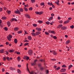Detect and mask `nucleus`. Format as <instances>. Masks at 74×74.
<instances>
[{
  "label": "nucleus",
  "mask_w": 74,
  "mask_h": 74,
  "mask_svg": "<svg viewBox=\"0 0 74 74\" xmlns=\"http://www.w3.org/2000/svg\"><path fill=\"white\" fill-rule=\"evenodd\" d=\"M3 60L4 61H5V60H6V58H5V57H3Z\"/></svg>",
  "instance_id": "nucleus-49"
},
{
  "label": "nucleus",
  "mask_w": 74,
  "mask_h": 74,
  "mask_svg": "<svg viewBox=\"0 0 74 74\" xmlns=\"http://www.w3.org/2000/svg\"><path fill=\"white\" fill-rule=\"evenodd\" d=\"M24 9L25 10V11H26V12H27L28 11V9H27V8L26 7H24Z\"/></svg>",
  "instance_id": "nucleus-28"
},
{
  "label": "nucleus",
  "mask_w": 74,
  "mask_h": 74,
  "mask_svg": "<svg viewBox=\"0 0 74 74\" xmlns=\"http://www.w3.org/2000/svg\"><path fill=\"white\" fill-rule=\"evenodd\" d=\"M61 29L62 30H65L67 29V27L65 26H63L61 27Z\"/></svg>",
  "instance_id": "nucleus-8"
},
{
  "label": "nucleus",
  "mask_w": 74,
  "mask_h": 74,
  "mask_svg": "<svg viewBox=\"0 0 74 74\" xmlns=\"http://www.w3.org/2000/svg\"><path fill=\"white\" fill-rule=\"evenodd\" d=\"M62 26H63L62 24H60L58 26L57 28V29H59V28H60L61 27H62Z\"/></svg>",
  "instance_id": "nucleus-13"
},
{
  "label": "nucleus",
  "mask_w": 74,
  "mask_h": 74,
  "mask_svg": "<svg viewBox=\"0 0 74 74\" xmlns=\"http://www.w3.org/2000/svg\"><path fill=\"white\" fill-rule=\"evenodd\" d=\"M23 41L25 42H29V40H24Z\"/></svg>",
  "instance_id": "nucleus-58"
},
{
  "label": "nucleus",
  "mask_w": 74,
  "mask_h": 74,
  "mask_svg": "<svg viewBox=\"0 0 74 74\" xmlns=\"http://www.w3.org/2000/svg\"><path fill=\"white\" fill-rule=\"evenodd\" d=\"M28 53L30 56L33 55V50L32 49H29L28 51Z\"/></svg>",
  "instance_id": "nucleus-1"
},
{
  "label": "nucleus",
  "mask_w": 74,
  "mask_h": 74,
  "mask_svg": "<svg viewBox=\"0 0 74 74\" xmlns=\"http://www.w3.org/2000/svg\"><path fill=\"white\" fill-rule=\"evenodd\" d=\"M70 27L71 29H74V25H72L70 26Z\"/></svg>",
  "instance_id": "nucleus-55"
},
{
  "label": "nucleus",
  "mask_w": 74,
  "mask_h": 74,
  "mask_svg": "<svg viewBox=\"0 0 74 74\" xmlns=\"http://www.w3.org/2000/svg\"><path fill=\"white\" fill-rule=\"evenodd\" d=\"M60 67L58 66L57 68L55 69V70H60Z\"/></svg>",
  "instance_id": "nucleus-30"
},
{
  "label": "nucleus",
  "mask_w": 74,
  "mask_h": 74,
  "mask_svg": "<svg viewBox=\"0 0 74 74\" xmlns=\"http://www.w3.org/2000/svg\"><path fill=\"white\" fill-rule=\"evenodd\" d=\"M70 22V20H67L66 21H64V24H67V23H68Z\"/></svg>",
  "instance_id": "nucleus-11"
},
{
  "label": "nucleus",
  "mask_w": 74,
  "mask_h": 74,
  "mask_svg": "<svg viewBox=\"0 0 74 74\" xmlns=\"http://www.w3.org/2000/svg\"><path fill=\"white\" fill-rule=\"evenodd\" d=\"M47 4H48V5H52V3L51 2H48L47 3Z\"/></svg>",
  "instance_id": "nucleus-35"
},
{
  "label": "nucleus",
  "mask_w": 74,
  "mask_h": 74,
  "mask_svg": "<svg viewBox=\"0 0 74 74\" xmlns=\"http://www.w3.org/2000/svg\"><path fill=\"white\" fill-rule=\"evenodd\" d=\"M53 67H54L53 68L54 69H56V68H57V66H56V65H54Z\"/></svg>",
  "instance_id": "nucleus-64"
},
{
  "label": "nucleus",
  "mask_w": 74,
  "mask_h": 74,
  "mask_svg": "<svg viewBox=\"0 0 74 74\" xmlns=\"http://www.w3.org/2000/svg\"><path fill=\"white\" fill-rule=\"evenodd\" d=\"M4 50V49H2L0 50V53H3Z\"/></svg>",
  "instance_id": "nucleus-25"
},
{
  "label": "nucleus",
  "mask_w": 74,
  "mask_h": 74,
  "mask_svg": "<svg viewBox=\"0 0 74 74\" xmlns=\"http://www.w3.org/2000/svg\"><path fill=\"white\" fill-rule=\"evenodd\" d=\"M19 30V28L17 27L16 28H15L14 29V30L15 32H16V31H18Z\"/></svg>",
  "instance_id": "nucleus-20"
},
{
  "label": "nucleus",
  "mask_w": 74,
  "mask_h": 74,
  "mask_svg": "<svg viewBox=\"0 0 74 74\" xmlns=\"http://www.w3.org/2000/svg\"><path fill=\"white\" fill-rule=\"evenodd\" d=\"M37 61V60H36L34 61V62H33L32 63H31V64L32 66H35L36 65L37 63H36V62Z\"/></svg>",
  "instance_id": "nucleus-4"
},
{
  "label": "nucleus",
  "mask_w": 74,
  "mask_h": 74,
  "mask_svg": "<svg viewBox=\"0 0 74 74\" xmlns=\"http://www.w3.org/2000/svg\"><path fill=\"white\" fill-rule=\"evenodd\" d=\"M35 13L36 14H37V15H39V12H35Z\"/></svg>",
  "instance_id": "nucleus-51"
},
{
  "label": "nucleus",
  "mask_w": 74,
  "mask_h": 74,
  "mask_svg": "<svg viewBox=\"0 0 74 74\" xmlns=\"http://www.w3.org/2000/svg\"><path fill=\"white\" fill-rule=\"evenodd\" d=\"M5 44L7 45H8V44H9V42H7L5 43Z\"/></svg>",
  "instance_id": "nucleus-60"
},
{
  "label": "nucleus",
  "mask_w": 74,
  "mask_h": 74,
  "mask_svg": "<svg viewBox=\"0 0 74 74\" xmlns=\"http://www.w3.org/2000/svg\"><path fill=\"white\" fill-rule=\"evenodd\" d=\"M29 10H30V11H32L33 10V8L31 7L29 9Z\"/></svg>",
  "instance_id": "nucleus-46"
},
{
  "label": "nucleus",
  "mask_w": 74,
  "mask_h": 74,
  "mask_svg": "<svg viewBox=\"0 0 74 74\" xmlns=\"http://www.w3.org/2000/svg\"><path fill=\"white\" fill-rule=\"evenodd\" d=\"M24 7H29V5L28 4H27L26 5H24Z\"/></svg>",
  "instance_id": "nucleus-54"
},
{
  "label": "nucleus",
  "mask_w": 74,
  "mask_h": 74,
  "mask_svg": "<svg viewBox=\"0 0 74 74\" xmlns=\"http://www.w3.org/2000/svg\"><path fill=\"white\" fill-rule=\"evenodd\" d=\"M10 70H15L16 69L14 68L10 67Z\"/></svg>",
  "instance_id": "nucleus-17"
},
{
  "label": "nucleus",
  "mask_w": 74,
  "mask_h": 74,
  "mask_svg": "<svg viewBox=\"0 0 74 74\" xmlns=\"http://www.w3.org/2000/svg\"><path fill=\"white\" fill-rule=\"evenodd\" d=\"M68 20H71L72 19V18L71 17H69L68 18Z\"/></svg>",
  "instance_id": "nucleus-59"
},
{
  "label": "nucleus",
  "mask_w": 74,
  "mask_h": 74,
  "mask_svg": "<svg viewBox=\"0 0 74 74\" xmlns=\"http://www.w3.org/2000/svg\"><path fill=\"white\" fill-rule=\"evenodd\" d=\"M19 10L20 12H23V8H20L19 9Z\"/></svg>",
  "instance_id": "nucleus-16"
},
{
  "label": "nucleus",
  "mask_w": 74,
  "mask_h": 74,
  "mask_svg": "<svg viewBox=\"0 0 74 74\" xmlns=\"http://www.w3.org/2000/svg\"><path fill=\"white\" fill-rule=\"evenodd\" d=\"M25 16L27 18H30V15H29L28 14H25Z\"/></svg>",
  "instance_id": "nucleus-6"
},
{
  "label": "nucleus",
  "mask_w": 74,
  "mask_h": 74,
  "mask_svg": "<svg viewBox=\"0 0 74 74\" xmlns=\"http://www.w3.org/2000/svg\"><path fill=\"white\" fill-rule=\"evenodd\" d=\"M17 33L18 34H20L21 33H22V31L20 30V31H18V32Z\"/></svg>",
  "instance_id": "nucleus-32"
},
{
  "label": "nucleus",
  "mask_w": 74,
  "mask_h": 74,
  "mask_svg": "<svg viewBox=\"0 0 74 74\" xmlns=\"http://www.w3.org/2000/svg\"><path fill=\"white\" fill-rule=\"evenodd\" d=\"M4 29L5 30V31H7V30H8V28H7V27H5V28H4Z\"/></svg>",
  "instance_id": "nucleus-37"
},
{
  "label": "nucleus",
  "mask_w": 74,
  "mask_h": 74,
  "mask_svg": "<svg viewBox=\"0 0 74 74\" xmlns=\"http://www.w3.org/2000/svg\"><path fill=\"white\" fill-rule=\"evenodd\" d=\"M7 25L9 27H10L11 25V23H10V21H8L7 22Z\"/></svg>",
  "instance_id": "nucleus-19"
},
{
  "label": "nucleus",
  "mask_w": 74,
  "mask_h": 74,
  "mask_svg": "<svg viewBox=\"0 0 74 74\" xmlns=\"http://www.w3.org/2000/svg\"><path fill=\"white\" fill-rule=\"evenodd\" d=\"M43 14V12L41 11L39 12V15H41V14Z\"/></svg>",
  "instance_id": "nucleus-41"
},
{
  "label": "nucleus",
  "mask_w": 74,
  "mask_h": 74,
  "mask_svg": "<svg viewBox=\"0 0 74 74\" xmlns=\"http://www.w3.org/2000/svg\"><path fill=\"white\" fill-rule=\"evenodd\" d=\"M29 45V43L27 42L25 43V44L24 45V46H27V45Z\"/></svg>",
  "instance_id": "nucleus-38"
},
{
  "label": "nucleus",
  "mask_w": 74,
  "mask_h": 74,
  "mask_svg": "<svg viewBox=\"0 0 74 74\" xmlns=\"http://www.w3.org/2000/svg\"><path fill=\"white\" fill-rule=\"evenodd\" d=\"M31 1L32 3H35V0H31Z\"/></svg>",
  "instance_id": "nucleus-44"
},
{
  "label": "nucleus",
  "mask_w": 74,
  "mask_h": 74,
  "mask_svg": "<svg viewBox=\"0 0 74 74\" xmlns=\"http://www.w3.org/2000/svg\"><path fill=\"white\" fill-rule=\"evenodd\" d=\"M66 69L64 68H62L60 70V72L63 73L64 72H65V71H66Z\"/></svg>",
  "instance_id": "nucleus-7"
},
{
  "label": "nucleus",
  "mask_w": 74,
  "mask_h": 74,
  "mask_svg": "<svg viewBox=\"0 0 74 74\" xmlns=\"http://www.w3.org/2000/svg\"><path fill=\"white\" fill-rule=\"evenodd\" d=\"M45 34H46V35H49V34L48 32H45Z\"/></svg>",
  "instance_id": "nucleus-39"
},
{
  "label": "nucleus",
  "mask_w": 74,
  "mask_h": 74,
  "mask_svg": "<svg viewBox=\"0 0 74 74\" xmlns=\"http://www.w3.org/2000/svg\"><path fill=\"white\" fill-rule=\"evenodd\" d=\"M5 70L4 69V68H2V72H4Z\"/></svg>",
  "instance_id": "nucleus-63"
},
{
  "label": "nucleus",
  "mask_w": 74,
  "mask_h": 74,
  "mask_svg": "<svg viewBox=\"0 0 74 74\" xmlns=\"http://www.w3.org/2000/svg\"><path fill=\"white\" fill-rule=\"evenodd\" d=\"M53 38H54V39H55V40L57 38V37H56V36H53Z\"/></svg>",
  "instance_id": "nucleus-52"
},
{
  "label": "nucleus",
  "mask_w": 74,
  "mask_h": 74,
  "mask_svg": "<svg viewBox=\"0 0 74 74\" xmlns=\"http://www.w3.org/2000/svg\"><path fill=\"white\" fill-rule=\"evenodd\" d=\"M67 66H66V65L65 64L63 65L62 66V67H63V68H65Z\"/></svg>",
  "instance_id": "nucleus-36"
},
{
  "label": "nucleus",
  "mask_w": 74,
  "mask_h": 74,
  "mask_svg": "<svg viewBox=\"0 0 74 74\" xmlns=\"http://www.w3.org/2000/svg\"><path fill=\"white\" fill-rule=\"evenodd\" d=\"M51 33H52L53 34H55V32L53 31H51Z\"/></svg>",
  "instance_id": "nucleus-45"
},
{
  "label": "nucleus",
  "mask_w": 74,
  "mask_h": 74,
  "mask_svg": "<svg viewBox=\"0 0 74 74\" xmlns=\"http://www.w3.org/2000/svg\"><path fill=\"white\" fill-rule=\"evenodd\" d=\"M73 66L71 64L68 67L69 70H70V69L71 67H73Z\"/></svg>",
  "instance_id": "nucleus-21"
},
{
  "label": "nucleus",
  "mask_w": 74,
  "mask_h": 74,
  "mask_svg": "<svg viewBox=\"0 0 74 74\" xmlns=\"http://www.w3.org/2000/svg\"><path fill=\"white\" fill-rule=\"evenodd\" d=\"M14 42L15 44H17V42H18V40L16 39H15Z\"/></svg>",
  "instance_id": "nucleus-24"
},
{
  "label": "nucleus",
  "mask_w": 74,
  "mask_h": 74,
  "mask_svg": "<svg viewBox=\"0 0 74 74\" xmlns=\"http://www.w3.org/2000/svg\"><path fill=\"white\" fill-rule=\"evenodd\" d=\"M32 35L34 37H36V35L35 34V33L34 32H32L31 33Z\"/></svg>",
  "instance_id": "nucleus-27"
},
{
  "label": "nucleus",
  "mask_w": 74,
  "mask_h": 74,
  "mask_svg": "<svg viewBox=\"0 0 74 74\" xmlns=\"http://www.w3.org/2000/svg\"><path fill=\"white\" fill-rule=\"evenodd\" d=\"M27 65H28V64H27V70H28V71H29V73L31 74H38V73H33L32 72L30 73V71H29V68H28V66H27Z\"/></svg>",
  "instance_id": "nucleus-5"
},
{
  "label": "nucleus",
  "mask_w": 74,
  "mask_h": 74,
  "mask_svg": "<svg viewBox=\"0 0 74 74\" xmlns=\"http://www.w3.org/2000/svg\"><path fill=\"white\" fill-rule=\"evenodd\" d=\"M9 52H10V53H12L15 51V50L14 49H11V50H8Z\"/></svg>",
  "instance_id": "nucleus-10"
},
{
  "label": "nucleus",
  "mask_w": 74,
  "mask_h": 74,
  "mask_svg": "<svg viewBox=\"0 0 74 74\" xmlns=\"http://www.w3.org/2000/svg\"><path fill=\"white\" fill-rule=\"evenodd\" d=\"M40 60V62H45V60H44V59L40 60Z\"/></svg>",
  "instance_id": "nucleus-47"
},
{
  "label": "nucleus",
  "mask_w": 74,
  "mask_h": 74,
  "mask_svg": "<svg viewBox=\"0 0 74 74\" xmlns=\"http://www.w3.org/2000/svg\"><path fill=\"white\" fill-rule=\"evenodd\" d=\"M53 54L54 55H57V52H54V53H53Z\"/></svg>",
  "instance_id": "nucleus-42"
},
{
  "label": "nucleus",
  "mask_w": 74,
  "mask_h": 74,
  "mask_svg": "<svg viewBox=\"0 0 74 74\" xmlns=\"http://www.w3.org/2000/svg\"><path fill=\"white\" fill-rule=\"evenodd\" d=\"M12 21H15L16 22L17 21V20L15 18H12Z\"/></svg>",
  "instance_id": "nucleus-26"
},
{
  "label": "nucleus",
  "mask_w": 74,
  "mask_h": 74,
  "mask_svg": "<svg viewBox=\"0 0 74 74\" xmlns=\"http://www.w3.org/2000/svg\"><path fill=\"white\" fill-rule=\"evenodd\" d=\"M17 73H18V74H21V71L19 69H18L17 70Z\"/></svg>",
  "instance_id": "nucleus-18"
},
{
  "label": "nucleus",
  "mask_w": 74,
  "mask_h": 74,
  "mask_svg": "<svg viewBox=\"0 0 74 74\" xmlns=\"http://www.w3.org/2000/svg\"><path fill=\"white\" fill-rule=\"evenodd\" d=\"M59 23H63V21L61 20V21H59Z\"/></svg>",
  "instance_id": "nucleus-62"
},
{
  "label": "nucleus",
  "mask_w": 74,
  "mask_h": 74,
  "mask_svg": "<svg viewBox=\"0 0 74 74\" xmlns=\"http://www.w3.org/2000/svg\"><path fill=\"white\" fill-rule=\"evenodd\" d=\"M40 69L41 71H43V70H44V68H43V67H41V68H40Z\"/></svg>",
  "instance_id": "nucleus-53"
},
{
  "label": "nucleus",
  "mask_w": 74,
  "mask_h": 74,
  "mask_svg": "<svg viewBox=\"0 0 74 74\" xmlns=\"http://www.w3.org/2000/svg\"><path fill=\"white\" fill-rule=\"evenodd\" d=\"M46 24L47 25H49L50 24V22L49 21H47L46 22Z\"/></svg>",
  "instance_id": "nucleus-40"
},
{
  "label": "nucleus",
  "mask_w": 74,
  "mask_h": 74,
  "mask_svg": "<svg viewBox=\"0 0 74 74\" xmlns=\"http://www.w3.org/2000/svg\"><path fill=\"white\" fill-rule=\"evenodd\" d=\"M36 29L37 31H39V32L41 31V29L40 28H36Z\"/></svg>",
  "instance_id": "nucleus-12"
},
{
  "label": "nucleus",
  "mask_w": 74,
  "mask_h": 74,
  "mask_svg": "<svg viewBox=\"0 0 74 74\" xmlns=\"http://www.w3.org/2000/svg\"><path fill=\"white\" fill-rule=\"evenodd\" d=\"M52 7L53 8H55V6L53 5V4H52Z\"/></svg>",
  "instance_id": "nucleus-57"
},
{
  "label": "nucleus",
  "mask_w": 74,
  "mask_h": 74,
  "mask_svg": "<svg viewBox=\"0 0 74 74\" xmlns=\"http://www.w3.org/2000/svg\"><path fill=\"white\" fill-rule=\"evenodd\" d=\"M55 3L58 5H59V3H58V2L57 1H55Z\"/></svg>",
  "instance_id": "nucleus-34"
},
{
  "label": "nucleus",
  "mask_w": 74,
  "mask_h": 74,
  "mask_svg": "<svg viewBox=\"0 0 74 74\" xmlns=\"http://www.w3.org/2000/svg\"><path fill=\"white\" fill-rule=\"evenodd\" d=\"M12 38V36L11 34H9L8 36L7 37V38L8 41H10L11 40V38Z\"/></svg>",
  "instance_id": "nucleus-2"
},
{
  "label": "nucleus",
  "mask_w": 74,
  "mask_h": 74,
  "mask_svg": "<svg viewBox=\"0 0 74 74\" xmlns=\"http://www.w3.org/2000/svg\"><path fill=\"white\" fill-rule=\"evenodd\" d=\"M16 54L17 55H20V54H21V53H20V52L18 51L16 52Z\"/></svg>",
  "instance_id": "nucleus-56"
},
{
  "label": "nucleus",
  "mask_w": 74,
  "mask_h": 74,
  "mask_svg": "<svg viewBox=\"0 0 74 74\" xmlns=\"http://www.w3.org/2000/svg\"><path fill=\"white\" fill-rule=\"evenodd\" d=\"M21 57H19V56L18 57H17V59L18 60H21Z\"/></svg>",
  "instance_id": "nucleus-50"
},
{
  "label": "nucleus",
  "mask_w": 74,
  "mask_h": 74,
  "mask_svg": "<svg viewBox=\"0 0 74 74\" xmlns=\"http://www.w3.org/2000/svg\"><path fill=\"white\" fill-rule=\"evenodd\" d=\"M7 13H8V14H10L11 13V10H7V11H6Z\"/></svg>",
  "instance_id": "nucleus-31"
},
{
  "label": "nucleus",
  "mask_w": 74,
  "mask_h": 74,
  "mask_svg": "<svg viewBox=\"0 0 74 74\" xmlns=\"http://www.w3.org/2000/svg\"><path fill=\"white\" fill-rule=\"evenodd\" d=\"M53 17H50L48 19L49 21H50L52 20V19H53Z\"/></svg>",
  "instance_id": "nucleus-23"
},
{
  "label": "nucleus",
  "mask_w": 74,
  "mask_h": 74,
  "mask_svg": "<svg viewBox=\"0 0 74 74\" xmlns=\"http://www.w3.org/2000/svg\"><path fill=\"white\" fill-rule=\"evenodd\" d=\"M14 12L15 14H19V15H20L21 14V12H20L19 10L18 9H17V10L14 11Z\"/></svg>",
  "instance_id": "nucleus-3"
},
{
  "label": "nucleus",
  "mask_w": 74,
  "mask_h": 74,
  "mask_svg": "<svg viewBox=\"0 0 74 74\" xmlns=\"http://www.w3.org/2000/svg\"><path fill=\"white\" fill-rule=\"evenodd\" d=\"M38 23H40V24L42 23H43V21L41 20L38 21Z\"/></svg>",
  "instance_id": "nucleus-22"
},
{
  "label": "nucleus",
  "mask_w": 74,
  "mask_h": 74,
  "mask_svg": "<svg viewBox=\"0 0 74 74\" xmlns=\"http://www.w3.org/2000/svg\"><path fill=\"white\" fill-rule=\"evenodd\" d=\"M41 34V32H40L37 31L36 32V36H38L39 34Z\"/></svg>",
  "instance_id": "nucleus-9"
},
{
  "label": "nucleus",
  "mask_w": 74,
  "mask_h": 74,
  "mask_svg": "<svg viewBox=\"0 0 74 74\" xmlns=\"http://www.w3.org/2000/svg\"><path fill=\"white\" fill-rule=\"evenodd\" d=\"M33 26L34 27H37V24H33Z\"/></svg>",
  "instance_id": "nucleus-33"
},
{
  "label": "nucleus",
  "mask_w": 74,
  "mask_h": 74,
  "mask_svg": "<svg viewBox=\"0 0 74 74\" xmlns=\"http://www.w3.org/2000/svg\"><path fill=\"white\" fill-rule=\"evenodd\" d=\"M69 43H70V40H68L66 42V44H69Z\"/></svg>",
  "instance_id": "nucleus-15"
},
{
  "label": "nucleus",
  "mask_w": 74,
  "mask_h": 74,
  "mask_svg": "<svg viewBox=\"0 0 74 74\" xmlns=\"http://www.w3.org/2000/svg\"><path fill=\"white\" fill-rule=\"evenodd\" d=\"M40 5H44V4H45V3H44V2H42L40 4Z\"/></svg>",
  "instance_id": "nucleus-43"
},
{
  "label": "nucleus",
  "mask_w": 74,
  "mask_h": 74,
  "mask_svg": "<svg viewBox=\"0 0 74 74\" xmlns=\"http://www.w3.org/2000/svg\"><path fill=\"white\" fill-rule=\"evenodd\" d=\"M27 38L29 40H32V36H28Z\"/></svg>",
  "instance_id": "nucleus-14"
},
{
  "label": "nucleus",
  "mask_w": 74,
  "mask_h": 74,
  "mask_svg": "<svg viewBox=\"0 0 74 74\" xmlns=\"http://www.w3.org/2000/svg\"><path fill=\"white\" fill-rule=\"evenodd\" d=\"M7 19V17L5 16H3L2 17V19L3 20H5Z\"/></svg>",
  "instance_id": "nucleus-29"
},
{
  "label": "nucleus",
  "mask_w": 74,
  "mask_h": 74,
  "mask_svg": "<svg viewBox=\"0 0 74 74\" xmlns=\"http://www.w3.org/2000/svg\"><path fill=\"white\" fill-rule=\"evenodd\" d=\"M6 59L8 61H10V58L9 57H7L6 58Z\"/></svg>",
  "instance_id": "nucleus-48"
},
{
  "label": "nucleus",
  "mask_w": 74,
  "mask_h": 74,
  "mask_svg": "<svg viewBox=\"0 0 74 74\" xmlns=\"http://www.w3.org/2000/svg\"><path fill=\"white\" fill-rule=\"evenodd\" d=\"M18 67L20 68L21 67V65L20 64H18Z\"/></svg>",
  "instance_id": "nucleus-61"
}]
</instances>
